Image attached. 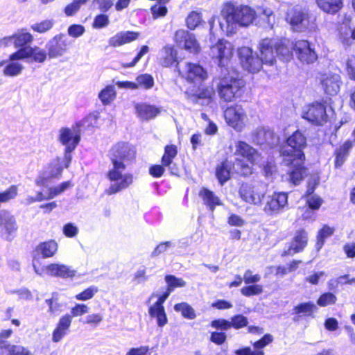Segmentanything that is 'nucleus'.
Returning <instances> with one entry per match:
<instances>
[{"mask_svg": "<svg viewBox=\"0 0 355 355\" xmlns=\"http://www.w3.org/2000/svg\"><path fill=\"white\" fill-rule=\"evenodd\" d=\"M87 1V0H73L65 7L64 13L67 16L73 15L80 9L82 5L86 3Z\"/></svg>", "mask_w": 355, "mask_h": 355, "instance_id": "52", "label": "nucleus"}, {"mask_svg": "<svg viewBox=\"0 0 355 355\" xmlns=\"http://www.w3.org/2000/svg\"><path fill=\"white\" fill-rule=\"evenodd\" d=\"M221 15L225 24L218 21L222 31L226 28L231 32L234 25L248 26L255 19V11L247 6H236L231 2L226 3L221 10Z\"/></svg>", "mask_w": 355, "mask_h": 355, "instance_id": "5", "label": "nucleus"}, {"mask_svg": "<svg viewBox=\"0 0 355 355\" xmlns=\"http://www.w3.org/2000/svg\"><path fill=\"white\" fill-rule=\"evenodd\" d=\"M110 24V19L105 12L97 15L93 21L92 27L95 29H101L107 27Z\"/></svg>", "mask_w": 355, "mask_h": 355, "instance_id": "48", "label": "nucleus"}, {"mask_svg": "<svg viewBox=\"0 0 355 355\" xmlns=\"http://www.w3.org/2000/svg\"><path fill=\"white\" fill-rule=\"evenodd\" d=\"M175 41L177 45L187 51L197 54L200 51L199 44L195 35L183 29H180L175 34Z\"/></svg>", "mask_w": 355, "mask_h": 355, "instance_id": "18", "label": "nucleus"}, {"mask_svg": "<svg viewBox=\"0 0 355 355\" xmlns=\"http://www.w3.org/2000/svg\"><path fill=\"white\" fill-rule=\"evenodd\" d=\"M164 279L167 284V289L171 293L173 292L175 288L184 287L187 284L184 280L172 275H166Z\"/></svg>", "mask_w": 355, "mask_h": 355, "instance_id": "41", "label": "nucleus"}, {"mask_svg": "<svg viewBox=\"0 0 355 355\" xmlns=\"http://www.w3.org/2000/svg\"><path fill=\"white\" fill-rule=\"evenodd\" d=\"M234 154L245 158L250 163L251 167L257 163L261 158L260 153L256 149L243 141L235 142Z\"/></svg>", "mask_w": 355, "mask_h": 355, "instance_id": "19", "label": "nucleus"}, {"mask_svg": "<svg viewBox=\"0 0 355 355\" xmlns=\"http://www.w3.org/2000/svg\"><path fill=\"white\" fill-rule=\"evenodd\" d=\"M174 310L177 312H181L182 316L189 320H193L196 317L194 309L186 302L175 304Z\"/></svg>", "mask_w": 355, "mask_h": 355, "instance_id": "39", "label": "nucleus"}, {"mask_svg": "<svg viewBox=\"0 0 355 355\" xmlns=\"http://www.w3.org/2000/svg\"><path fill=\"white\" fill-rule=\"evenodd\" d=\"M293 50L297 59L302 63H313L318 59L312 44L307 40H302L295 42Z\"/></svg>", "mask_w": 355, "mask_h": 355, "instance_id": "17", "label": "nucleus"}, {"mask_svg": "<svg viewBox=\"0 0 355 355\" xmlns=\"http://www.w3.org/2000/svg\"><path fill=\"white\" fill-rule=\"evenodd\" d=\"M85 27L80 24H72L68 27V34L73 37H79L85 33Z\"/></svg>", "mask_w": 355, "mask_h": 355, "instance_id": "60", "label": "nucleus"}, {"mask_svg": "<svg viewBox=\"0 0 355 355\" xmlns=\"http://www.w3.org/2000/svg\"><path fill=\"white\" fill-rule=\"evenodd\" d=\"M241 293L245 297L258 295L263 293V286L259 284H252V285L243 287L241 289Z\"/></svg>", "mask_w": 355, "mask_h": 355, "instance_id": "45", "label": "nucleus"}, {"mask_svg": "<svg viewBox=\"0 0 355 355\" xmlns=\"http://www.w3.org/2000/svg\"><path fill=\"white\" fill-rule=\"evenodd\" d=\"M190 85L184 92L187 99L194 104L203 103L201 101L209 100L214 94L212 88L205 87L202 83H189Z\"/></svg>", "mask_w": 355, "mask_h": 355, "instance_id": "12", "label": "nucleus"}, {"mask_svg": "<svg viewBox=\"0 0 355 355\" xmlns=\"http://www.w3.org/2000/svg\"><path fill=\"white\" fill-rule=\"evenodd\" d=\"M347 71L349 78L355 80V55H351L347 60Z\"/></svg>", "mask_w": 355, "mask_h": 355, "instance_id": "63", "label": "nucleus"}, {"mask_svg": "<svg viewBox=\"0 0 355 355\" xmlns=\"http://www.w3.org/2000/svg\"><path fill=\"white\" fill-rule=\"evenodd\" d=\"M201 20L200 14L196 11H192L186 19L187 26L189 29L194 30L200 24Z\"/></svg>", "mask_w": 355, "mask_h": 355, "instance_id": "49", "label": "nucleus"}, {"mask_svg": "<svg viewBox=\"0 0 355 355\" xmlns=\"http://www.w3.org/2000/svg\"><path fill=\"white\" fill-rule=\"evenodd\" d=\"M159 62L164 67L178 64L176 50L171 46H165L160 51Z\"/></svg>", "mask_w": 355, "mask_h": 355, "instance_id": "26", "label": "nucleus"}, {"mask_svg": "<svg viewBox=\"0 0 355 355\" xmlns=\"http://www.w3.org/2000/svg\"><path fill=\"white\" fill-rule=\"evenodd\" d=\"M48 58V52L39 46L21 48L11 54L12 60L31 59L32 62L43 63Z\"/></svg>", "mask_w": 355, "mask_h": 355, "instance_id": "14", "label": "nucleus"}, {"mask_svg": "<svg viewBox=\"0 0 355 355\" xmlns=\"http://www.w3.org/2000/svg\"><path fill=\"white\" fill-rule=\"evenodd\" d=\"M306 142V136L297 130L286 139L280 149L282 162L289 167V180L294 185H298L306 174L304 153L307 146Z\"/></svg>", "mask_w": 355, "mask_h": 355, "instance_id": "3", "label": "nucleus"}, {"mask_svg": "<svg viewBox=\"0 0 355 355\" xmlns=\"http://www.w3.org/2000/svg\"><path fill=\"white\" fill-rule=\"evenodd\" d=\"M286 20L297 32H312L317 28L315 18L309 13L308 9L299 5L288 10Z\"/></svg>", "mask_w": 355, "mask_h": 355, "instance_id": "6", "label": "nucleus"}, {"mask_svg": "<svg viewBox=\"0 0 355 355\" xmlns=\"http://www.w3.org/2000/svg\"><path fill=\"white\" fill-rule=\"evenodd\" d=\"M302 118L314 125H323L328 121L326 106L320 102L309 104L304 108Z\"/></svg>", "mask_w": 355, "mask_h": 355, "instance_id": "10", "label": "nucleus"}, {"mask_svg": "<svg viewBox=\"0 0 355 355\" xmlns=\"http://www.w3.org/2000/svg\"><path fill=\"white\" fill-rule=\"evenodd\" d=\"M263 211L268 216H276L288 205V195L285 192L274 193L271 196L262 195Z\"/></svg>", "mask_w": 355, "mask_h": 355, "instance_id": "9", "label": "nucleus"}, {"mask_svg": "<svg viewBox=\"0 0 355 355\" xmlns=\"http://www.w3.org/2000/svg\"><path fill=\"white\" fill-rule=\"evenodd\" d=\"M345 34V35H344V33L340 32V39L344 45L347 46H350L352 44V41L353 40H355V28L353 30H347Z\"/></svg>", "mask_w": 355, "mask_h": 355, "instance_id": "61", "label": "nucleus"}, {"mask_svg": "<svg viewBox=\"0 0 355 355\" xmlns=\"http://www.w3.org/2000/svg\"><path fill=\"white\" fill-rule=\"evenodd\" d=\"M263 193L259 191L258 189L249 184H243L239 189L240 197L246 202L258 205L261 202Z\"/></svg>", "mask_w": 355, "mask_h": 355, "instance_id": "20", "label": "nucleus"}, {"mask_svg": "<svg viewBox=\"0 0 355 355\" xmlns=\"http://www.w3.org/2000/svg\"><path fill=\"white\" fill-rule=\"evenodd\" d=\"M270 135V130L265 128H258L252 134V141L258 145H263L266 142V136Z\"/></svg>", "mask_w": 355, "mask_h": 355, "instance_id": "44", "label": "nucleus"}, {"mask_svg": "<svg viewBox=\"0 0 355 355\" xmlns=\"http://www.w3.org/2000/svg\"><path fill=\"white\" fill-rule=\"evenodd\" d=\"M149 51V47L146 45H144L141 46L140 51L133 59V60L130 63H124L122 64L124 68H130L136 65V64L140 60V59L146 54Z\"/></svg>", "mask_w": 355, "mask_h": 355, "instance_id": "59", "label": "nucleus"}, {"mask_svg": "<svg viewBox=\"0 0 355 355\" xmlns=\"http://www.w3.org/2000/svg\"><path fill=\"white\" fill-rule=\"evenodd\" d=\"M58 250V243L54 240L40 243L35 248L34 257L40 259L52 257Z\"/></svg>", "mask_w": 355, "mask_h": 355, "instance_id": "23", "label": "nucleus"}, {"mask_svg": "<svg viewBox=\"0 0 355 355\" xmlns=\"http://www.w3.org/2000/svg\"><path fill=\"white\" fill-rule=\"evenodd\" d=\"M236 355H264L263 350H252L250 347H245L235 351Z\"/></svg>", "mask_w": 355, "mask_h": 355, "instance_id": "64", "label": "nucleus"}, {"mask_svg": "<svg viewBox=\"0 0 355 355\" xmlns=\"http://www.w3.org/2000/svg\"><path fill=\"white\" fill-rule=\"evenodd\" d=\"M15 47L25 48L33 41V36L26 28L17 30L14 34Z\"/></svg>", "mask_w": 355, "mask_h": 355, "instance_id": "31", "label": "nucleus"}, {"mask_svg": "<svg viewBox=\"0 0 355 355\" xmlns=\"http://www.w3.org/2000/svg\"><path fill=\"white\" fill-rule=\"evenodd\" d=\"M306 198V202L309 207L318 211L323 203V200L319 196L313 194L309 196H304Z\"/></svg>", "mask_w": 355, "mask_h": 355, "instance_id": "50", "label": "nucleus"}, {"mask_svg": "<svg viewBox=\"0 0 355 355\" xmlns=\"http://www.w3.org/2000/svg\"><path fill=\"white\" fill-rule=\"evenodd\" d=\"M210 326L217 330L226 331L231 328L230 321L226 319H216L211 322Z\"/></svg>", "mask_w": 355, "mask_h": 355, "instance_id": "56", "label": "nucleus"}, {"mask_svg": "<svg viewBox=\"0 0 355 355\" xmlns=\"http://www.w3.org/2000/svg\"><path fill=\"white\" fill-rule=\"evenodd\" d=\"M9 60L10 61L4 68L3 74L6 76H17L22 72L24 66L16 62L18 60H12L11 54L9 56Z\"/></svg>", "mask_w": 355, "mask_h": 355, "instance_id": "36", "label": "nucleus"}, {"mask_svg": "<svg viewBox=\"0 0 355 355\" xmlns=\"http://www.w3.org/2000/svg\"><path fill=\"white\" fill-rule=\"evenodd\" d=\"M340 76L336 73H327L322 76L321 85L326 94L334 96L340 90Z\"/></svg>", "mask_w": 355, "mask_h": 355, "instance_id": "21", "label": "nucleus"}, {"mask_svg": "<svg viewBox=\"0 0 355 355\" xmlns=\"http://www.w3.org/2000/svg\"><path fill=\"white\" fill-rule=\"evenodd\" d=\"M272 340L273 336L270 334H266L261 339L254 343V349L255 351L262 350L263 347L271 343Z\"/></svg>", "mask_w": 355, "mask_h": 355, "instance_id": "55", "label": "nucleus"}, {"mask_svg": "<svg viewBox=\"0 0 355 355\" xmlns=\"http://www.w3.org/2000/svg\"><path fill=\"white\" fill-rule=\"evenodd\" d=\"M72 186V184L70 181H66L62 182L57 187H51L49 189V196L47 199H52L57 196L58 195L63 193L65 190Z\"/></svg>", "mask_w": 355, "mask_h": 355, "instance_id": "46", "label": "nucleus"}, {"mask_svg": "<svg viewBox=\"0 0 355 355\" xmlns=\"http://www.w3.org/2000/svg\"><path fill=\"white\" fill-rule=\"evenodd\" d=\"M70 43L67 37L60 33L49 40L46 44L49 59H55L64 55L69 49Z\"/></svg>", "mask_w": 355, "mask_h": 355, "instance_id": "13", "label": "nucleus"}, {"mask_svg": "<svg viewBox=\"0 0 355 355\" xmlns=\"http://www.w3.org/2000/svg\"><path fill=\"white\" fill-rule=\"evenodd\" d=\"M139 37V33L132 31H121L111 37L108 43L112 47H118L125 44L130 43Z\"/></svg>", "mask_w": 355, "mask_h": 355, "instance_id": "24", "label": "nucleus"}, {"mask_svg": "<svg viewBox=\"0 0 355 355\" xmlns=\"http://www.w3.org/2000/svg\"><path fill=\"white\" fill-rule=\"evenodd\" d=\"M135 108L139 117L148 121L155 118L160 113V108L147 103H137Z\"/></svg>", "mask_w": 355, "mask_h": 355, "instance_id": "25", "label": "nucleus"}, {"mask_svg": "<svg viewBox=\"0 0 355 355\" xmlns=\"http://www.w3.org/2000/svg\"><path fill=\"white\" fill-rule=\"evenodd\" d=\"M17 195V188L16 186H11L3 192H0V204L6 202L10 200L14 199Z\"/></svg>", "mask_w": 355, "mask_h": 355, "instance_id": "53", "label": "nucleus"}, {"mask_svg": "<svg viewBox=\"0 0 355 355\" xmlns=\"http://www.w3.org/2000/svg\"><path fill=\"white\" fill-rule=\"evenodd\" d=\"M0 355H31V352L21 345H10L0 339Z\"/></svg>", "mask_w": 355, "mask_h": 355, "instance_id": "28", "label": "nucleus"}, {"mask_svg": "<svg viewBox=\"0 0 355 355\" xmlns=\"http://www.w3.org/2000/svg\"><path fill=\"white\" fill-rule=\"evenodd\" d=\"M136 151L128 142L120 141L114 145L109 152L112 168L107 173V179L112 182L105 190L107 195L115 194L128 188L133 182L131 173L123 174L126 166L135 159Z\"/></svg>", "mask_w": 355, "mask_h": 355, "instance_id": "1", "label": "nucleus"}, {"mask_svg": "<svg viewBox=\"0 0 355 355\" xmlns=\"http://www.w3.org/2000/svg\"><path fill=\"white\" fill-rule=\"evenodd\" d=\"M272 42V49L274 53V56L275 57V54L277 56L282 57V59L288 60L290 56V51L288 47L284 46L280 42H276L273 40L270 39ZM275 60L274 61V63Z\"/></svg>", "mask_w": 355, "mask_h": 355, "instance_id": "40", "label": "nucleus"}, {"mask_svg": "<svg viewBox=\"0 0 355 355\" xmlns=\"http://www.w3.org/2000/svg\"><path fill=\"white\" fill-rule=\"evenodd\" d=\"M308 232L304 229L297 230L291 241L286 243L282 256H293L302 252L308 244Z\"/></svg>", "mask_w": 355, "mask_h": 355, "instance_id": "15", "label": "nucleus"}, {"mask_svg": "<svg viewBox=\"0 0 355 355\" xmlns=\"http://www.w3.org/2000/svg\"><path fill=\"white\" fill-rule=\"evenodd\" d=\"M318 7L324 12L335 15L343 6V0H315Z\"/></svg>", "mask_w": 355, "mask_h": 355, "instance_id": "29", "label": "nucleus"}, {"mask_svg": "<svg viewBox=\"0 0 355 355\" xmlns=\"http://www.w3.org/2000/svg\"><path fill=\"white\" fill-rule=\"evenodd\" d=\"M98 292V288L96 286H90L76 295V299L78 300L85 301L92 299L95 293Z\"/></svg>", "mask_w": 355, "mask_h": 355, "instance_id": "54", "label": "nucleus"}, {"mask_svg": "<svg viewBox=\"0 0 355 355\" xmlns=\"http://www.w3.org/2000/svg\"><path fill=\"white\" fill-rule=\"evenodd\" d=\"M224 117L228 125L241 132L245 125L247 114L241 105L236 104L225 110Z\"/></svg>", "mask_w": 355, "mask_h": 355, "instance_id": "11", "label": "nucleus"}, {"mask_svg": "<svg viewBox=\"0 0 355 355\" xmlns=\"http://www.w3.org/2000/svg\"><path fill=\"white\" fill-rule=\"evenodd\" d=\"M178 149L177 146L171 144L166 145L164 148V153L162 157L161 162L164 166H168L172 164V161L177 156Z\"/></svg>", "mask_w": 355, "mask_h": 355, "instance_id": "38", "label": "nucleus"}, {"mask_svg": "<svg viewBox=\"0 0 355 355\" xmlns=\"http://www.w3.org/2000/svg\"><path fill=\"white\" fill-rule=\"evenodd\" d=\"M318 310L316 305L311 301L302 302L294 306L293 313L300 315L313 317V313Z\"/></svg>", "mask_w": 355, "mask_h": 355, "instance_id": "34", "label": "nucleus"}, {"mask_svg": "<svg viewBox=\"0 0 355 355\" xmlns=\"http://www.w3.org/2000/svg\"><path fill=\"white\" fill-rule=\"evenodd\" d=\"M207 78V71L198 64L188 63L186 79L189 83H202Z\"/></svg>", "mask_w": 355, "mask_h": 355, "instance_id": "22", "label": "nucleus"}, {"mask_svg": "<svg viewBox=\"0 0 355 355\" xmlns=\"http://www.w3.org/2000/svg\"><path fill=\"white\" fill-rule=\"evenodd\" d=\"M272 42L268 39L262 40L259 44L260 57L247 46L238 50L239 60L243 68L250 73H257L262 67V64L273 65L275 56L272 49Z\"/></svg>", "mask_w": 355, "mask_h": 355, "instance_id": "4", "label": "nucleus"}, {"mask_svg": "<svg viewBox=\"0 0 355 355\" xmlns=\"http://www.w3.org/2000/svg\"><path fill=\"white\" fill-rule=\"evenodd\" d=\"M175 247V243L172 241H166L159 243L151 253V257H157L161 253H163L167 250L168 248Z\"/></svg>", "mask_w": 355, "mask_h": 355, "instance_id": "58", "label": "nucleus"}, {"mask_svg": "<svg viewBox=\"0 0 355 355\" xmlns=\"http://www.w3.org/2000/svg\"><path fill=\"white\" fill-rule=\"evenodd\" d=\"M55 24L53 19H46L40 22L33 24L31 28L33 31L39 33H44L51 30Z\"/></svg>", "mask_w": 355, "mask_h": 355, "instance_id": "43", "label": "nucleus"}, {"mask_svg": "<svg viewBox=\"0 0 355 355\" xmlns=\"http://www.w3.org/2000/svg\"><path fill=\"white\" fill-rule=\"evenodd\" d=\"M352 147L353 142L350 140H347L342 146L335 150V166L336 168H339L343 166Z\"/></svg>", "mask_w": 355, "mask_h": 355, "instance_id": "30", "label": "nucleus"}, {"mask_svg": "<svg viewBox=\"0 0 355 355\" xmlns=\"http://www.w3.org/2000/svg\"><path fill=\"white\" fill-rule=\"evenodd\" d=\"M230 324H231V327H233L236 329H239L241 328L248 326V320L243 315L238 314V315H234L231 318Z\"/></svg>", "mask_w": 355, "mask_h": 355, "instance_id": "51", "label": "nucleus"}, {"mask_svg": "<svg viewBox=\"0 0 355 355\" xmlns=\"http://www.w3.org/2000/svg\"><path fill=\"white\" fill-rule=\"evenodd\" d=\"M136 84H138V89H150L154 86V79L150 74H141L136 78Z\"/></svg>", "mask_w": 355, "mask_h": 355, "instance_id": "42", "label": "nucleus"}, {"mask_svg": "<svg viewBox=\"0 0 355 355\" xmlns=\"http://www.w3.org/2000/svg\"><path fill=\"white\" fill-rule=\"evenodd\" d=\"M211 53L217 60L220 70L218 81L215 80L217 92L221 99L230 102L241 95V89L244 87L243 80L227 76L229 74L228 64L232 55V46L229 42L220 40L211 48Z\"/></svg>", "mask_w": 355, "mask_h": 355, "instance_id": "2", "label": "nucleus"}, {"mask_svg": "<svg viewBox=\"0 0 355 355\" xmlns=\"http://www.w3.org/2000/svg\"><path fill=\"white\" fill-rule=\"evenodd\" d=\"M32 266L35 272L42 277L46 274L51 277L66 279L73 277L76 274V270L64 264L51 263L42 266L40 263V258L36 256L33 257Z\"/></svg>", "mask_w": 355, "mask_h": 355, "instance_id": "7", "label": "nucleus"}, {"mask_svg": "<svg viewBox=\"0 0 355 355\" xmlns=\"http://www.w3.org/2000/svg\"><path fill=\"white\" fill-rule=\"evenodd\" d=\"M232 167L238 174L242 176L246 177L252 173V167L249 164L236 159L232 165L231 162L226 159L218 164L216 168V176L221 186L230 179Z\"/></svg>", "mask_w": 355, "mask_h": 355, "instance_id": "8", "label": "nucleus"}, {"mask_svg": "<svg viewBox=\"0 0 355 355\" xmlns=\"http://www.w3.org/2000/svg\"><path fill=\"white\" fill-rule=\"evenodd\" d=\"M337 300L336 296L331 293L327 292L322 294L317 300V304L320 306L324 307L328 305H332L336 303Z\"/></svg>", "mask_w": 355, "mask_h": 355, "instance_id": "47", "label": "nucleus"}, {"mask_svg": "<svg viewBox=\"0 0 355 355\" xmlns=\"http://www.w3.org/2000/svg\"><path fill=\"white\" fill-rule=\"evenodd\" d=\"M16 220L9 211H0V237L3 239L11 241L17 230Z\"/></svg>", "mask_w": 355, "mask_h": 355, "instance_id": "16", "label": "nucleus"}, {"mask_svg": "<svg viewBox=\"0 0 355 355\" xmlns=\"http://www.w3.org/2000/svg\"><path fill=\"white\" fill-rule=\"evenodd\" d=\"M320 178L318 175L311 176L307 182V189L304 196L313 195L316 187L319 184Z\"/></svg>", "mask_w": 355, "mask_h": 355, "instance_id": "57", "label": "nucleus"}, {"mask_svg": "<svg viewBox=\"0 0 355 355\" xmlns=\"http://www.w3.org/2000/svg\"><path fill=\"white\" fill-rule=\"evenodd\" d=\"M334 228L329 227L327 225H324L322 229L318 231L317 235V242L315 248L319 251L325 243L326 239L332 236L334 233Z\"/></svg>", "mask_w": 355, "mask_h": 355, "instance_id": "35", "label": "nucleus"}, {"mask_svg": "<svg viewBox=\"0 0 355 355\" xmlns=\"http://www.w3.org/2000/svg\"><path fill=\"white\" fill-rule=\"evenodd\" d=\"M78 139V143L80 140V133L79 128L73 130L68 128H62L60 130L59 140L62 145L67 148L68 146L73 144L76 139Z\"/></svg>", "mask_w": 355, "mask_h": 355, "instance_id": "27", "label": "nucleus"}, {"mask_svg": "<svg viewBox=\"0 0 355 355\" xmlns=\"http://www.w3.org/2000/svg\"><path fill=\"white\" fill-rule=\"evenodd\" d=\"M63 234L69 238L76 236L78 233V228L72 223H68L63 226Z\"/></svg>", "mask_w": 355, "mask_h": 355, "instance_id": "62", "label": "nucleus"}, {"mask_svg": "<svg viewBox=\"0 0 355 355\" xmlns=\"http://www.w3.org/2000/svg\"><path fill=\"white\" fill-rule=\"evenodd\" d=\"M149 315L151 318H156L158 327H164L168 322L167 316L164 306L153 304L149 307Z\"/></svg>", "mask_w": 355, "mask_h": 355, "instance_id": "33", "label": "nucleus"}, {"mask_svg": "<svg viewBox=\"0 0 355 355\" xmlns=\"http://www.w3.org/2000/svg\"><path fill=\"white\" fill-rule=\"evenodd\" d=\"M116 91L112 85H107L98 94V98L103 105H108L114 100Z\"/></svg>", "mask_w": 355, "mask_h": 355, "instance_id": "37", "label": "nucleus"}, {"mask_svg": "<svg viewBox=\"0 0 355 355\" xmlns=\"http://www.w3.org/2000/svg\"><path fill=\"white\" fill-rule=\"evenodd\" d=\"M200 197L202 199L204 204L213 211L217 205H220L221 201L215 193L207 188H202L200 193Z\"/></svg>", "mask_w": 355, "mask_h": 355, "instance_id": "32", "label": "nucleus"}]
</instances>
